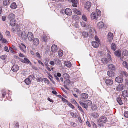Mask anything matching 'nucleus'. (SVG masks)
Returning <instances> with one entry per match:
<instances>
[{
  "mask_svg": "<svg viewBox=\"0 0 128 128\" xmlns=\"http://www.w3.org/2000/svg\"><path fill=\"white\" fill-rule=\"evenodd\" d=\"M17 30L18 31L17 34L20 37H21L23 39H25L27 37L28 40L30 42H31L33 41L34 38V36L31 32H29L26 36V34L25 32L23 34L22 31L20 30V28L18 27Z\"/></svg>",
  "mask_w": 128,
  "mask_h": 128,
  "instance_id": "obj_1",
  "label": "nucleus"
},
{
  "mask_svg": "<svg viewBox=\"0 0 128 128\" xmlns=\"http://www.w3.org/2000/svg\"><path fill=\"white\" fill-rule=\"evenodd\" d=\"M61 13L63 14H66L67 15L70 16L72 14L71 10L70 8H66L65 10H62L61 11Z\"/></svg>",
  "mask_w": 128,
  "mask_h": 128,
  "instance_id": "obj_2",
  "label": "nucleus"
},
{
  "mask_svg": "<svg viewBox=\"0 0 128 128\" xmlns=\"http://www.w3.org/2000/svg\"><path fill=\"white\" fill-rule=\"evenodd\" d=\"M88 94H82L80 96V100L84 102L85 100L88 98Z\"/></svg>",
  "mask_w": 128,
  "mask_h": 128,
  "instance_id": "obj_3",
  "label": "nucleus"
},
{
  "mask_svg": "<svg viewBox=\"0 0 128 128\" xmlns=\"http://www.w3.org/2000/svg\"><path fill=\"white\" fill-rule=\"evenodd\" d=\"M105 83L107 86H110L112 85L114 82L113 80L112 79H108L106 80Z\"/></svg>",
  "mask_w": 128,
  "mask_h": 128,
  "instance_id": "obj_4",
  "label": "nucleus"
},
{
  "mask_svg": "<svg viewBox=\"0 0 128 128\" xmlns=\"http://www.w3.org/2000/svg\"><path fill=\"white\" fill-rule=\"evenodd\" d=\"M114 38L113 34L111 32L109 33L108 35V38L109 42H111Z\"/></svg>",
  "mask_w": 128,
  "mask_h": 128,
  "instance_id": "obj_5",
  "label": "nucleus"
},
{
  "mask_svg": "<svg viewBox=\"0 0 128 128\" xmlns=\"http://www.w3.org/2000/svg\"><path fill=\"white\" fill-rule=\"evenodd\" d=\"M19 46L22 52H25L26 48L25 45L21 43L20 45H19Z\"/></svg>",
  "mask_w": 128,
  "mask_h": 128,
  "instance_id": "obj_6",
  "label": "nucleus"
},
{
  "mask_svg": "<svg viewBox=\"0 0 128 128\" xmlns=\"http://www.w3.org/2000/svg\"><path fill=\"white\" fill-rule=\"evenodd\" d=\"M98 121L99 122L100 121V122L105 123L107 122V120L106 117L104 116H102L100 118V120Z\"/></svg>",
  "mask_w": 128,
  "mask_h": 128,
  "instance_id": "obj_7",
  "label": "nucleus"
},
{
  "mask_svg": "<svg viewBox=\"0 0 128 128\" xmlns=\"http://www.w3.org/2000/svg\"><path fill=\"white\" fill-rule=\"evenodd\" d=\"M19 69L18 66L17 65H14L12 68V70L14 72H16Z\"/></svg>",
  "mask_w": 128,
  "mask_h": 128,
  "instance_id": "obj_8",
  "label": "nucleus"
},
{
  "mask_svg": "<svg viewBox=\"0 0 128 128\" xmlns=\"http://www.w3.org/2000/svg\"><path fill=\"white\" fill-rule=\"evenodd\" d=\"M99 44V42L95 41H93L92 42V46L96 48L98 47Z\"/></svg>",
  "mask_w": 128,
  "mask_h": 128,
  "instance_id": "obj_9",
  "label": "nucleus"
},
{
  "mask_svg": "<svg viewBox=\"0 0 128 128\" xmlns=\"http://www.w3.org/2000/svg\"><path fill=\"white\" fill-rule=\"evenodd\" d=\"M115 81L118 83H122L123 82V79L121 77L118 76L115 78Z\"/></svg>",
  "mask_w": 128,
  "mask_h": 128,
  "instance_id": "obj_10",
  "label": "nucleus"
},
{
  "mask_svg": "<svg viewBox=\"0 0 128 128\" xmlns=\"http://www.w3.org/2000/svg\"><path fill=\"white\" fill-rule=\"evenodd\" d=\"M8 18L10 21L13 20L15 19V15L13 14H11L8 15Z\"/></svg>",
  "mask_w": 128,
  "mask_h": 128,
  "instance_id": "obj_11",
  "label": "nucleus"
},
{
  "mask_svg": "<svg viewBox=\"0 0 128 128\" xmlns=\"http://www.w3.org/2000/svg\"><path fill=\"white\" fill-rule=\"evenodd\" d=\"M33 42L34 45L37 46L39 44V40L38 38H34Z\"/></svg>",
  "mask_w": 128,
  "mask_h": 128,
  "instance_id": "obj_12",
  "label": "nucleus"
},
{
  "mask_svg": "<svg viewBox=\"0 0 128 128\" xmlns=\"http://www.w3.org/2000/svg\"><path fill=\"white\" fill-rule=\"evenodd\" d=\"M124 85L122 84H121L119 85L117 88V90L118 91H122L123 89Z\"/></svg>",
  "mask_w": 128,
  "mask_h": 128,
  "instance_id": "obj_13",
  "label": "nucleus"
},
{
  "mask_svg": "<svg viewBox=\"0 0 128 128\" xmlns=\"http://www.w3.org/2000/svg\"><path fill=\"white\" fill-rule=\"evenodd\" d=\"M54 61L55 62V64L56 65H62L61 61L58 59L56 58L54 59Z\"/></svg>",
  "mask_w": 128,
  "mask_h": 128,
  "instance_id": "obj_14",
  "label": "nucleus"
},
{
  "mask_svg": "<svg viewBox=\"0 0 128 128\" xmlns=\"http://www.w3.org/2000/svg\"><path fill=\"white\" fill-rule=\"evenodd\" d=\"M51 50L53 52H56L58 50V48L55 45H53L51 48Z\"/></svg>",
  "mask_w": 128,
  "mask_h": 128,
  "instance_id": "obj_15",
  "label": "nucleus"
},
{
  "mask_svg": "<svg viewBox=\"0 0 128 128\" xmlns=\"http://www.w3.org/2000/svg\"><path fill=\"white\" fill-rule=\"evenodd\" d=\"M91 2H88L86 4L85 6V8L87 9L88 10L91 7Z\"/></svg>",
  "mask_w": 128,
  "mask_h": 128,
  "instance_id": "obj_16",
  "label": "nucleus"
},
{
  "mask_svg": "<svg viewBox=\"0 0 128 128\" xmlns=\"http://www.w3.org/2000/svg\"><path fill=\"white\" fill-rule=\"evenodd\" d=\"M108 68L112 70H116V67L113 64H110L108 65Z\"/></svg>",
  "mask_w": 128,
  "mask_h": 128,
  "instance_id": "obj_17",
  "label": "nucleus"
},
{
  "mask_svg": "<svg viewBox=\"0 0 128 128\" xmlns=\"http://www.w3.org/2000/svg\"><path fill=\"white\" fill-rule=\"evenodd\" d=\"M107 74L109 76L112 78L114 76V73L111 71H110L108 72Z\"/></svg>",
  "mask_w": 128,
  "mask_h": 128,
  "instance_id": "obj_18",
  "label": "nucleus"
},
{
  "mask_svg": "<svg viewBox=\"0 0 128 128\" xmlns=\"http://www.w3.org/2000/svg\"><path fill=\"white\" fill-rule=\"evenodd\" d=\"M64 64L65 66L68 68H70L72 66V64L70 62L65 61L64 62Z\"/></svg>",
  "mask_w": 128,
  "mask_h": 128,
  "instance_id": "obj_19",
  "label": "nucleus"
},
{
  "mask_svg": "<svg viewBox=\"0 0 128 128\" xmlns=\"http://www.w3.org/2000/svg\"><path fill=\"white\" fill-rule=\"evenodd\" d=\"M122 96L124 98H126L128 96V92L127 90H124L122 93Z\"/></svg>",
  "mask_w": 128,
  "mask_h": 128,
  "instance_id": "obj_20",
  "label": "nucleus"
},
{
  "mask_svg": "<svg viewBox=\"0 0 128 128\" xmlns=\"http://www.w3.org/2000/svg\"><path fill=\"white\" fill-rule=\"evenodd\" d=\"M104 26V24L102 22H99L97 24L98 27L100 29L102 28Z\"/></svg>",
  "mask_w": 128,
  "mask_h": 128,
  "instance_id": "obj_21",
  "label": "nucleus"
},
{
  "mask_svg": "<svg viewBox=\"0 0 128 128\" xmlns=\"http://www.w3.org/2000/svg\"><path fill=\"white\" fill-rule=\"evenodd\" d=\"M114 54L116 56L120 57L121 55V52L120 50H119L115 52Z\"/></svg>",
  "mask_w": 128,
  "mask_h": 128,
  "instance_id": "obj_22",
  "label": "nucleus"
},
{
  "mask_svg": "<svg viewBox=\"0 0 128 128\" xmlns=\"http://www.w3.org/2000/svg\"><path fill=\"white\" fill-rule=\"evenodd\" d=\"M102 62L104 64H106L108 63V61L107 59L106 58H102L101 60Z\"/></svg>",
  "mask_w": 128,
  "mask_h": 128,
  "instance_id": "obj_23",
  "label": "nucleus"
},
{
  "mask_svg": "<svg viewBox=\"0 0 128 128\" xmlns=\"http://www.w3.org/2000/svg\"><path fill=\"white\" fill-rule=\"evenodd\" d=\"M10 0H4L3 2V4L5 6H6L10 4Z\"/></svg>",
  "mask_w": 128,
  "mask_h": 128,
  "instance_id": "obj_24",
  "label": "nucleus"
},
{
  "mask_svg": "<svg viewBox=\"0 0 128 128\" xmlns=\"http://www.w3.org/2000/svg\"><path fill=\"white\" fill-rule=\"evenodd\" d=\"M16 22L15 19L13 20H11L10 22V24L12 26H14L16 24Z\"/></svg>",
  "mask_w": 128,
  "mask_h": 128,
  "instance_id": "obj_25",
  "label": "nucleus"
},
{
  "mask_svg": "<svg viewBox=\"0 0 128 128\" xmlns=\"http://www.w3.org/2000/svg\"><path fill=\"white\" fill-rule=\"evenodd\" d=\"M96 14L93 12L90 15L91 18L92 20L95 19L96 17Z\"/></svg>",
  "mask_w": 128,
  "mask_h": 128,
  "instance_id": "obj_26",
  "label": "nucleus"
},
{
  "mask_svg": "<svg viewBox=\"0 0 128 128\" xmlns=\"http://www.w3.org/2000/svg\"><path fill=\"white\" fill-rule=\"evenodd\" d=\"M117 101L120 105H121L123 104L122 101L120 98V97L118 98H117Z\"/></svg>",
  "mask_w": 128,
  "mask_h": 128,
  "instance_id": "obj_27",
  "label": "nucleus"
},
{
  "mask_svg": "<svg viewBox=\"0 0 128 128\" xmlns=\"http://www.w3.org/2000/svg\"><path fill=\"white\" fill-rule=\"evenodd\" d=\"M21 61L22 62L24 63H30V64H31V63L30 62L29 60L26 58H24V60H21Z\"/></svg>",
  "mask_w": 128,
  "mask_h": 128,
  "instance_id": "obj_28",
  "label": "nucleus"
},
{
  "mask_svg": "<svg viewBox=\"0 0 128 128\" xmlns=\"http://www.w3.org/2000/svg\"><path fill=\"white\" fill-rule=\"evenodd\" d=\"M72 2V6L74 7H76V4L77 2V0H70Z\"/></svg>",
  "mask_w": 128,
  "mask_h": 128,
  "instance_id": "obj_29",
  "label": "nucleus"
},
{
  "mask_svg": "<svg viewBox=\"0 0 128 128\" xmlns=\"http://www.w3.org/2000/svg\"><path fill=\"white\" fill-rule=\"evenodd\" d=\"M17 7V5L15 3H12L10 6V8L12 9H15Z\"/></svg>",
  "mask_w": 128,
  "mask_h": 128,
  "instance_id": "obj_30",
  "label": "nucleus"
},
{
  "mask_svg": "<svg viewBox=\"0 0 128 128\" xmlns=\"http://www.w3.org/2000/svg\"><path fill=\"white\" fill-rule=\"evenodd\" d=\"M80 105L82 106L84 108L87 109L88 108V106L85 103H84L81 101L80 102Z\"/></svg>",
  "mask_w": 128,
  "mask_h": 128,
  "instance_id": "obj_31",
  "label": "nucleus"
},
{
  "mask_svg": "<svg viewBox=\"0 0 128 128\" xmlns=\"http://www.w3.org/2000/svg\"><path fill=\"white\" fill-rule=\"evenodd\" d=\"M121 74L122 76H124L126 77H127L128 76V74L126 71L121 72Z\"/></svg>",
  "mask_w": 128,
  "mask_h": 128,
  "instance_id": "obj_32",
  "label": "nucleus"
},
{
  "mask_svg": "<svg viewBox=\"0 0 128 128\" xmlns=\"http://www.w3.org/2000/svg\"><path fill=\"white\" fill-rule=\"evenodd\" d=\"M111 49L114 50H115L116 49V46L115 44L112 43L111 45Z\"/></svg>",
  "mask_w": 128,
  "mask_h": 128,
  "instance_id": "obj_33",
  "label": "nucleus"
},
{
  "mask_svg": "<svg viewBox=\"0 0 128 128\" xmlns=\"http://www.w3.org/2000/svg\"><path fill=\"white\" fill-rule=\"evenodd\" d=\"M128 55V52L126 50H124L122 53V56H126Z\"/></svg>",
  "mask_w": 128,
  "mask_h": 128,
  "instance_id": "obj_34",
  "label": "nucleus"
},
{
  "mask_svg": "<svg viewBox=\"0 0 128 128\" xmlns=\"http://www.w3.org/2000/svg\"><path fill=\"white\" fill-rule=\"evenodd\" d=\"M74 12L75 14L78 15H80L81 14V12L76 8L74 10Z\"/></svg>",
  "mask_w": 128,
  "mask_h": 128,
  "instance_id": "obj_35",
  "label": "nucleus"
},
{
  "mask_svg": "<svg viewBox=\"0 0 128 128\" xmlns=\"http://www.w3.org/2000/svg\"><path fill=\"white\" fill-rule=\"evenodd\" d=\"M85 103L88 106H90L92 104V102L90 100H88L85 101Z\"/></svg>",
  "mask_w": 128,
  "mask_h": 128,
  "instance_id": "obj_36",
  "label": "nucleus"
},
{
  "mask_svg": "<svg viewBox=\"0 0 128 128\" xmlns=\"http://www.w3.org/2000/svg\"><path fill=\"white\" fill-rule=\"evenodd\" d=\"M88 34L87 32H84L82 33V36L84 38H86L88 36Z\"/></svg>",
  "mask_w": 128,
  "mask_h": 128,
  "instance_id": "obj_37",
  "label": "nucleus"
},
{
  "mask_svg": "<svg viewBox=\"0 0 128 128\" xmlns=\"http://www.w3.org/2000/svg\"><path fill=\"white\" fill-rule=\"evenodd\" d=\"M91 29L89 30V32L90 33V34L92 36L94 35V30L93 28H91Z\"/></svg>",
  "mask_w": 128,
  "mask_h": 128,
  "instance_id": "obj_38",
  "label": "nucleus"
},
{
  "mask_svg": "<svg viewBox=\"0 0 128 128\" xmlns=\"http://www.w3.org/2000/svg\"><path fill=\"white\" fill-rule=\"evenodd\" d=\"M24 82L26 84L29 85L31 84V81L27 78L25 80Z\"/></svg>",
  "mask_w": 128,
  "mask_h": 128,
  "instance_id": "obj_39",
  "label": "nucleus"
},
{
  "mask_svg": "<svg viewBox=\"0 0 128 128\" xmlns=\"http://www.w3.org/2000/svg\"><path fill=\"white\" fill-rule=\"evenodd\" d=\"M96 12L97 16H101V11L98 10H96Z\"/></svg>",
  "mask_w": 128,
  "mask_h": 128,
  "instance_id": "obj_40",
  "label": "nucleus"
},
{
  "mask_svg": "<svg viewBox=\"0 0 128 128\" xmlns=\"http://www.w3.org/2000/svg\"><path fill=\"white\" fill-rule=\"evenodd\" d=\"M42 40L46 42H47L48 40V38L47 36L45 35L43 36L42 37Z\"/></svg>",
  "mask_w": 128,
  "mask_h": 128,
  "instance_id": "obj_41",
  "label": "nucleus"
},
{
  "mask_svg": "<svg viewBox=\"0 0 128 128\" xmlns=\"http://www.w3.org/2000/svg\"><path fill=\"white\" fill-rule=\"evenodd\" d=\"M82 19L85 22H87L88 20V19L86 16L84 15H83L82 16Z\"/></svg>",
  "mask_w": 128,
  "mask_h": 128,
  "instance_id": "obj_42",
  "label": "nucleus"
},
{
  "mask_svg": "<svg viewBox=\"0 0 128 128\" xmlns=\"http://www.w3.org/2000/svg\"><path fill=\"white\" fill-rule=\"evenodd\" d=\"M63 76L64 78L66 79H68L70 78L69 75L68 74H64Z\"/></svg>",
  "mask_w": 128,
  "mask_h": 128,
  "instance_id": "obj_43",
  "label": "nucleus"
},
{
  "mask_svg": "<svg viewBox=\"0 0 128 128\" xmlns=\"http://www.w3.org/2000/svg\"><path fill=\"white\" fill-rule=\"evenodd\" d=\"M34 76L33 75H32L29 76L28 78L31 81L34 80Z\"/></svg>",
  "mask_w": 128,
  "mask_h": 128,
  "instance_id": "obj_44",
  "label": "nucleus"
},
{
  "mask_svg": "<svg viewBox=\"0 0 128 128\" xmlns=\"http://www.w3.org/2000/svg\"><path fill=\"white\" fill-rule=\"evenodd\" d=\"M123 65L125 68L128 69V65L126 62H124L123 63Z\"/></svg>",
  "mask_w": 128,
  "mask_h": 128,
  "instance_id": "obj_45",
  "label": "nucleus"
},
{
  "mask_svg": "<svg viewBox=\"0 0 128 128\" xmlns=\"http://www.w3.org/2000/svg\"><path fill=\"white\" fill-rule=\"evenodd\" d=\"M58 55L60 57H62L63 55V52L62 51H59Z\"/></svg>",
  "mask_w": 128,
  "mask_h": 128,
  "instance_id": "obj_46",
  "label": "nucleus"
},
{
  "mask_svg": "<svg viewBox=\"0 0 128 128\" xmlns=\"http://www.w3.org/2000/svg\"><path fill=\"white\" fill-rule=\"evenodd\" d=\"M70 114L72 117L74 118L77 117V114H74L73 112H71Z\"/></svg>",
  "mask_w": 128,
  "mask_h": 128,
  "instance_id": "obj_47",
  "label": "nucleus"
},
{
  "mask_svg": "<svg viewBox=\"0 0 128 128\" xmlns=\"http://www.w3.org/2000/svg\"><path fill=\"white\" fill-rule=\"evenodd\" d=\"M43 80L45 82L47 83L48 84H50V81L47 79L46 78H44Z\"/></svg>",
  "mask_w": 128,
  "mask_h": 128,
  "instance_id": "obj_48",
  "label": "nucleus"
},
{
  "mask_svg": "<svg viewBox=\"0 0 128 128\" xmlns=\"http://www.w3.org/2000/svg\"><path fill=\"white\" fill-rule=\"evenodd\" d=\"M68 105L72 109H74V106L72 105V104L68 102Z\"/></svg>",
  "mask_w": 128,
  "mask_h": 128,
  "instance_id": "obj_49",
  "label": "nucleus"
},
{
  "mask_svg": "<svg viewBox=\"0 0 128 128\" xmlns=\"http://www.w3.org/2000/svg\"><path fill=\"white\" fill-rule=\"evenodd\" d=\"M92 109L93 110H96L97 109V107L96 105H93L92 107Z\"/></svg>",
  "mask_w": 128,
  "mask_h": 128,
  "instance_id": "obj_50",
  "label": "nucleus"
},
{
  "mask_svg": "<svg viewBox=\"0 0 128 128\" xmlns=\"http://www.w3.org/2000/svg\"><path fill=\"white\" fill-rule=\"evenodd\" d=\"M86 26L88 28H92V26H91L88 23L86 25Z\"/></svg>",
  "mask_w": 128,
  "mask_h": 128,
  "instance_id": "obj_51",
  "label": "nucleus"
},
{
  "mask_svg": "<svg viewBox=\"0 0 128 128\" xmlns=\"http://www.w3.org/2000/svg\"><path fill=\"white\" fill-rule=\"evenodd\" d=\"M80 24L83 27H86V25L85 23L83 22H80Z\"/></svg>",
  "mask_w": 128,
  "mask_h": 128,
  "instance_id": "obj_52",
  "label": "nucleus"
},
{
  "mask_svg": "<svg viewBox=\"0 0 128 128\" xmlns=\"http://www.w3.org/2000/svg\"><path fill=\"white\" fill-rule=\"evenodd\" d=\"M2 96L3 98H4L5 96L6 95V93L5 91L4 90L2 91Z\"/></svg>",
  "mask_w": 128,
  "mask_h": 128,
  "instance_id": "obj_53",
  "label": "nucleus"
},
{
  "mask_svg": "<svg viewBox=\"0 0 128 128\" xmlns=\"http://www.w3.org/2000/svg\"><path fill=\"white\" fill-rule=\"evenodd\" d=\"M36 55L37 58L39 59H40L41 58V56L40 54L38 52H37L36 53Z\"/></svg>",
  "mask_w": 128,
  "mask_h": 128,
  "instance_id": "obj_54",
  "label": "nucleus"
},
{
  "mask_svg": "<svg viewBox=\"0 0 128 128\" xmlns=\"http://www.w3.org/2000/svg\"><path fill=\"white\" fill-rule=\"evenodd\" d=\"M124 116L125 117L128 118V112L125 111L124 114Z\"/></svg>",
  "mask_w": 128,
  "mask_h": 128,
  "instance_id": "obj_55",
  "label": "nucleus"
},
{
  "mask_svg": "<svg viewBox=\"0 0 128 128\" xmlns=\"http://www.w3.org/2000/svg\"><path fill=\"white\" fill-rule=\"evenodd\" d=\"M92 116L94 118H96L97 117L98 115L94 113L92 114Z\"/></svg>",
  "mask_w": 128,
  "mask_h": 128,
  "instance_id": "obj_56",
  "label": "nucleus"
},
{
  "mask_svg": "<svg viewBox=\"0 0 128 128\" xmlns=\"http://www.w3.org/2000/svg\"><path fill=\"white\" fill-rule=\"evenodd\" d=\"M2 41V42L3 43H6L8 42L4 38Z\"/></svg>",
  "mask_w": 128,
  "mask_h": 128,
  "instance_id": "obj_57",
  "label": "nucleus"
},
{
  "mask_svg": "<svg viewBox=\"0 0 128 128\" xmlns=\"http://www.w3.org/2000/svg\"><path fill=\"white\" fill-rule=\"evenodd\" d=\"M70 124L72 126L74 127L76 126V124L73 122H71Z\"/></svg>",
  "mask_w": 128,
  "mask_h": 128,
  "instance_id": "obj_58",
  "label": "nucleus"
},
{
  "mask_svg": "<svg viewBox=\"0 0 128 128\" xmlns=\"http://www.w3.org/2000/svg\"><path fill=\"white\" fill-rule=\"evenodd\" d=\"M54 78H55V79L57 81V82H60V80L59 78H58L57 76L56 75H54Z\"/></svg>",
  "mask_w": 128,
  "mask_h": 128,
  "instance_id": "obj_59",
  "label": "nucleus"
},
{
  "mask_svg": "<svg viewBox=\"0 0 128 128\" xmlns=\"http://www.w3.org/2000/svg\"><path fill=\"white\" fill-rule=\"evenodd\" d=\"M6 55H3V56H2L1 57V59H2V60H5L6 58Z\"/></svg>",
  "mask_w": 128,
  "mask_h": 128,
  "instance_id": "obj_60",
  "label": "nucleus"
},
{
  "mask_svg": "<svg viewBox=\"0 0 128 128\" xmlns=\"http://www.w3.org/2000/svg\"><path fill=\"white\" fill-rule=\"evenodd\" d=\"M74 91L78 93L80 92V90L76 88H74Z\"/></svg>",
  "mask_w": 128,
  "mask_h": 128,
  "instance_id": "obj_61",
  "label": "nucleus"
},
{
  "mask_svg": "<svg viewBox=\"0 0 128 128\" xmlns=\"http://www.w3.org/2000/svg\"><path fill=\"white\" fill-rule=\"evenodd\" d=\"M74 25L76 28H78L79 25L77 22H75V23H74Z\"/></svg>",
  "mask_w": 128,
  "mask_h": 128,
  "instance_id": "obj_62",
  "label": "nucleus"
},
{
  "mask_svg": "<svg viewBox=\"0 0 128 128\" xmlns=\"http://www.w3.org/2000/svg\"><path fill=\"white\" fill-rule=\"evenodd\" d=\"M4 51L7 52H9V50L8 48V47L6 46H5L4 49Z\"/></svg>",
  "mask_w": 128,
  "mask_h": 128,
  "instance_id": "obj_63",
  "label": "nucleus"
},
{
  "mask_svg": "<svg viewBox=\"0 0 128 128\" xmlns=\"http://www.w3.org/2000/svg\"><path fill=\"white\" fill-rule=\"evenodd\" d=\"M55 62H54L53 61H51L50 62V64L52 66H54L55 64Z\"/></svg>",
  "mask_w": 128,
  "mask_h": 128,
  "instance_id": "obj_64",
  "label": "nucleus"
}]
</instances>
